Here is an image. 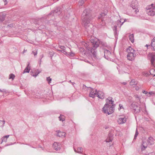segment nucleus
Listing matches in <instances>:
<instances>
[{"instance_id":"1","label":"nucleus","mask_w":155,"mask_h":155,"mask_svg":"<svg viewBox=\"0 0 155 155\" xmlns=\"http://www.w3.org/2000/svg\"><path fill=\"white\" fill-rule=\"evenodd\" d=\"M94 18L90 9H86L83 11L82 14V24L87 29V32L91 31L93 27L91 22Z\"/></svg>"},{"instance_id":"2","label":"nucleus","mask_w":155,"mask_h":155,"mask_svg":"<svg viewBox=\"0 0 155 155\" xmlns=\"http://www.w3.org/2000/svg\"><path fill=\"white\" fill-rule=\"evenodd\" d=\"M106 103L102 109L103 112L108 115L112 114L114 111L115 104L114 101H112L111 97H109L106 100Z\"/></svg>"},{"instance_id":"3","label":"nucleus","mask_w":155,"mask_h":155,"mask_svg":"<svg viewBox=\"0 0 155 155\" xmlns=\"http://www.w3.org/2000/svg\"><path fill=\"white\" fill-rule=\"evenodd\" d=\"M87 44H86L87 48L88 51L92 53L94 57H96V48L98 47L99 45V41L97 39H91V40L90 46H87Z\"/></svg>"},{"instance_id":"4","label":"nucleus","mask_w":155,"mask_h":155,"mask_svg":"<svg viewBox=\"0 0 155 155\" xmlns=\"http://www.w3.org/2000/svg\"><path fill=\"white\" fill-rule=\"evenodd\" d=\"M129 51H128V54L127 56V58L129 60L133 61L134 60L136 56L135 51L131 48L129 49Z\"/></svg>"},{"instance_id":"5","label":"nucleus","mask_w":155,"mask_h":155,"mask_svg":"<svg viewBox=\"0 0 155 155\" xmlns=\"http://www.w3.org/2000/svg\"><path fill=\"white\" fill-rule=\"evenodd\" d=\"M147 57L150 61L151 67H155V53H150L147 55Z\"/></svg>"},{"instance_id":"6","label":"nucleus","mask_w":155,"mask_h":155,"mask_svg":"<svg viewBox=\"0 0 155 155\" xmlns=\"http://www.w3.org/2000/svg\"><path fill=\"white\" fill-rule=\"evenodd\" d=\"M153 4H152L146 8V12L147 14L151 16H153L155 15V8L153 7Z\"/></svg>"},{"instance_id":"7","label":"nucleus","mask_w":155,"mask_h":155,"mask_svg":"<svg viewBox=\"0 0 155 155\" xmlns=\"http://www.w3.org/2000/svg\"><path fill=\"white\" fill-rule=\"evenodd\" d=\"M138 5V2L136 0H132L130 5V6L133 8L132 12H135L136 14L139 12L137 8Z\"/></svg>"},{"instance_id":"8","label":"nucleus","mask_w":155,"mask_h":155,"mask_svg":"<svg viewBox=\"0 0 155 155\" xmlns=\"http://www.w3.org/2000/svg\"><path fill=\"white\" fill-rule=\"evenodd\" d=\"M104 57L105 59L108 60L111 59L112 56L113 55V53H111L109 51L105 49H104Z\"/></svg>"},{"instance_id":"9","label":"nucleus","mask_w":155,"mask_h":155,"mask_svg":"<svg viewBox=\"0 0 155 155\" xmlns=\"http://www.w3.org/2000/svg\"><path fill=\"white\" fill-rule=\"evenodd\" d=\"M130 108L135 113H137L140 111V107L135 103H133L130 106Z\"/></svg>"},{"instance_id":"10","label":"nucleus","mask_w":155,"mask_h":155,"mask_svg":"<svg viewBox=\"0 0 155 155\" xmlns=\"http://www.w3.org/2000/svg\"><path fill=\"white\" fill-rule=\"evenodd\" d=\"M108 12L107 10H106L103 12H102L98 17V19L103 20H104L105 18L107 17V13Z\"/></svg>"},{"instance_id":"11","label":"nucleus","mask_w":155,"mask_h":155,"mask_svg":"<svg viewBox=\"0 0 155 155\" xmlns=\"http://www.w3.org/2000/svg\"><path fill=\"white\" fill-rule=\"evenodd\" d=\"M61 8L60 7H58L55 10L52 11L49 14V15L53 14L54 15H59L61 14Z\"/></svg>"},{"instance_id":"12","label":"nucleus","mask_w":155,"mask_h":155,"mask_svg":"<svg viewBox=\"0 0 155 155\" xmlns=\"http://www.w3.org/2000/svg\"><path fill=\"white\" fill-rule=\"evenodd\" d=\"M53 148L55 150L58 151L60 150L61 147V145L60 143L54 142L52 146Z\"/></svg>"},{"instance_id":"13","label":"nucleus","mask_w":155,"mask_h":155,"mask_svg":"<svg viewBox=\"0 0 155 155\" xmlns=\"http://www.w3.org/2000/svg\"><path fill=\"white\" fill-rule=\"evenodd\" d=\"M126 121V118L125 117H120L117 120V122L119 124H123Z\"/></svg>"},{"instance_id":"14","label":"nucleus","mask_w":155,"mask_h":155,"mask_svg":"<svg viewBox=\"0 0 155 155\" xmlns=\"http://www.w3.org/2000/svg\"><path fill=\"white\" fill-rule=\"evenodd\" d=\"M97 90L92 89L89 94V96L91 97L94 98L95 96V95H97Z\"/></svg>"},{"instance_id":"15","label":"nucleus","mask_w":155,"mask_h":155,"mask_svg":"<svg viewBox=\"0 0 155 155\" xmlns=\"http://www.w3.org/2000/svg\"><path fill=\"white\" fill-rule=\"evenodd\" d=\"M97 96L100 99H104V93L101 91H97Z\"/></svg>"},{"instance_id":"16","label":"nucleus","mask_w":155,"mask_h":155,"mask_svg":"<svg viewBox=\"0 0 155 155\" xmlns=\"http://www.w3.org/2000/svg\"><path fill=\"white\" fill-rule=\"evenodd\" d=\"M105 23L104 21V20H101V21H100L99 24L97 25V27L98 28H101L102 27L104 26L105 25Z\"/></svg>"},{"instance_id":"17","label":"nucleus","mask_w":155,"mask_h":155,"mask_svg":"<svg viewBox=\"0 0 155 155\" xmlns=\"http://www.w3.org/2000/svg\"><path fill=\"white\" fill-rule=\"evenodd\" d=\"M147 142L150 145H152L154 143V139L152 137H149L147 140Z\"/></svg>"},{"instance_id":"18","label":"nucleus","mask_w":155,"mask_h":155,"mask_svg":"<svg viewBox=\"0 0 155 155\" xmlns=\"http://www.w3.org/2000/svg\"><path fill=\"white\" fill-rule=\"evenodd\" d=\"M30 64L28 62V64L27 65V67L25 68L24 69L23 71V73L24 74L26 73H29L30 70V67L29 66Z\"/></svg>"},{"instance_id":"19","label":"nucleus","mask_w":155,"mask_h":155,"mask_svg":"<svg viewBox=\"0 0 155 155\" xmlns=\"http://www.w3.org/2000/svg\"><path fill=\"white\" fill-rule=\"evenodd\" d=\"M150 45L153 48V50L154 51H155V38H153V39L152 40Z\"/></svg>"},{"instance_id":"20","label":"nucleus","mask_w":155,"mask_h":155,"mask_svg":"<svg viewBox=\"0 0 155 155\" xmlns=\"http://www.w3.org/2000/svg\"><path fill=\"white\" fill-rule=\"evenodd\" d=\"M65 133L64 132L58 131L57 133V135L59 137H65Z\"/></svg>"},{"instance_id":"21","label":"nucleus","mask_w":155,"mask_h":155,"mask_svg":"<svg viewBox=\"0 0 155 155\" xmlns=\"http://www.w3.org/2000/svg\"><path fill=\"white\" fill-rule=\"evenodd\" d=\"M5 15L4 14H0V22L3 21L5 19Z\"/></svg>"},{"instance_id":"22","label":"nucleus","mask_w":155,"mask_h":155,"mask_svg":"<svg viewBox=\"0 0 155 155\" xmlns=\"http://www.w3.org/2000/svg\"><path fill=\"white\" fill-rule=\"evenodd\" d=\"M74 151L76 152L81 153L83 151V149L81 147H78L77 148V150L74 148Z\"/></svg>"},{"instance_id":"23","label":"nucleus","mask_w":155,"mask_h":155,"mask_svg":"<svg viewBox=\"0 0 155 155\" xmlns=\"http://www.w3.org/2000/svg\"><path fill=\"white\" fill-rule=\"evenodd\" d=\"M138 83V82L135 81L134 80H132L130 82V85L132 86L133 85H136Z\"/></svg>"},{"instance_id":"24","label":"nucleus","mask_w":155,"mask_h":155,"mask_svg":"<svg viewBox=\"0 0 155 155\" xmlns=\"http://www.w3.org/2000/svg\"><path fill=\"white\" fill-rule=\"evenodd\" d=\"M150 73L153 76H155V69L153 68L151 69L150 70Z\"/></svg>"},{"instance_id":"25","label":"nucleus","mask_w":155,"mask_h":155,"mask_svg":"<svg viewBox=\"0 0 155 155\" xmlns=\"http://www.w3.org/2000/svg\"><path fill=\"white\" fill-rule=\"evenodd\" d=\"M129 38L130 41L132 43L134 41V35L133 34L130 35L129 36Z\"/></svg>"},{"instance_id":"26","label":"nucleus","mask_w":155,"mask_h":155,"mask_svg":"<svg viewBox=\"0 0 155 155\" xmlns=\"http://www.w3.org/2000/svg\"><path fill=\"white\" fill-rule=\"evenodd\" d=\"M58 118L60 121H63L65 120L64 116L63 115H60V116L58 117Z\"/></svg>"},{"instance_id":"27","label":"nucleus","mask_w":155,"mask_h":155,"mask_svg":"<svg viewBox=\"0 0 155 155\" xmlns=\"http://www.w3.org/2000/svg\"><path fill=\"white\" fill-rule=\"evenodd\" d=\"M144 143H143H143L142 144L141 146L142 150H145V149L147 147V145H144Z\"/></svg>"},{"instance_id":"28","label":"nucleus","mask_w":155,"mask_h":155,"mask_svg":"<svg viewBox=\"0 0 155 155\" xmlns=\"http://www.w3.org/2000/svg\"><path fill=\"white\" fill-rule=\"evenodd\" d=\"M84 2V0H82L79 1L78 3V5L79 6H82Z\"/></svg>"},{"instance_id":"29","label":"nucleus","mask_w":155,"mask_h":155,"mask_svg":"<svg viewBox=\"0 0 155 155\" xmlns=\"http://www.w3.org/2000/svg\"><path fill=\"white\" fill-rule=\"evenodd\" d=\"M40 72V71H38V70H37V71L34 74L32 75V76L35 77L38 75V74Z\"/></svg>"},{"instance_id":"30","label":"nucleus","mask_w":155,"mask_h":155,"mask_svg":"<svg viewBox=\"0 0 155 155\" xmlns=\"http://www.w3.org/2000/svg\"><path fill=\"white\" fill-rule=\"evenodd\" d=\"M138 132L137 129V128L136 130L135 133L134 137V140H135L136 139V137L138 136Z\"/></svg>"},{"instance_id":"31","label":"nucleus","mask_w":155,"mask_h":155,"mask_svg":"<svg viewBox=\"0 0 155 155\" xmlns=\"http://www.w3.org/2000/svg\"><path fill=\"white\" fill-rule=\"evenodd\" d=\"M15 77V75L14 74H10L9 75V79H12V80H13Z\"/></svg>"},{"instance_id":"32","label":"nucleus","mask_w":155,"mask_h":155,"mask_svg":"<svg viewBox=\"0 0 155 155\" xmlns=\"http://www.w3.org/2000/svg\"><path fill=\"white\" fill-rule=\"evenodd\" d=\"M74 53H73L72 52H71V53H70L69 54H68L67 56H71V57H73V56H74Z\"/></svg>"},{"instance_id":"33","label":"nucleus","mask_w":155,"mask_h":155,"mask_svg":"<svg viewBox=\"0 0 155 155\" xmlns=\"http://www.w3.org/2000/svg\"><path fill=\"white\" fill-rule=\"evenodd\" d=\"M122 19H120V20L119 21L118 20L117 21V23L118 25H120V24H121V23H122Z\"/></svg>"},{"instance_id":"34","label":"nucleus","mask_w":155,"mask_h":155,"mask_svg":"<svg viewBox=\"0 0 155 155\" xmlns=\"http://www.w3.org/2000/svg\"><path fill=\"white\" fill-rule=\"evenodd\" d=\"M47 80L49 84H50L51 82V79L50 78V77H47Z\"/></svg>"},{"instance_id":"35","label":"nucleus","mask_w":155,"mask_h":155,"mask_svg":"<svg viewBox=\"0 0 155 155\" xmlns=\"http://www.w3.org/2000/svg\"><path fill=\"white\" fill-rule=\"evenodd\" d=\"M1 140L2 141L6 142L7 140V139L5 137H3L1 139Z\"/></svg>"},{"instance_id":"36","label":"nucleus","mask_w":155,"mask_h":155,"mask_svg":"<svg viewBox=\"0 0 155 155\" xmlns=\"http://www.w3.org/2000/svg\"><path fill=\"white\" fill-rule=\"evenodd\" d=\"M134 96L135 98H136V99H137L138 100H139V101H140V97H139V96H138V95H137V94L135 95H134Z\"/></svg>"},{"instance_id":"37","label":"nucleus","mask_w":155,"mask_h":155,"mask_svg":"<svg viewBox=\"0 0 155 155\" xmlns=\"http://www.w3.org/2000/svg\"><path fill=\"white\" fill-rule=\"evenodd\" d=\"M59 48L60 49H61L62 50H64V49H65V47L63 46L59 45Z\"/></svg>"},{"instance_id":"38","label":"nucleus","mask_w":155,"mask_h":155,"mask_svg":"<svg viewBox=\"0 0 155 155\" xmlns=\"http://www.w3.org/2000/svg\"><path fill=\"white\" fill-rule=\"evenodd\" d=\"M62 53H63L64 54H66V55H67L68 54L67 53L66 51H65V49H64V50H62Z\"/></svg>"},{"instance_id":"39","label":"nucleus","mask_w":155,"mask_h":155,"mask_svg":"<svg viewBox=\"0 0 155 155\" xmlns=\"http://www.w3.org/2000/svg\"><path fill=\"white\" fill-rule=\"evenodd\" d=\"M2 122L3 123V125L2 127H3L4 126V124H5V121L4 120H0V124H1V123Z\"/></svg>"},{"instance_id":"40","label":"nucleus","mask_w":155,"mask_h":155,"mask_svg":"<svg viewBox=\"0 0 155 155\" xmlns=\"http://www.w3.org/2000/svg\"><path fill=\"white\" fill-rule=\"evenodd\" d=\"M32 53L33 54L34 56L36 55L37 54V50H36L35 52L33 51H32Z\"/></svg>"},{"instance_id":"41","label":"nucleus","mask_w":155,"mask_h":155,"mask_svg":"<svg viewBox=\"0 0 155 155\" xmlns=\"http://www.w3.org/2000/svg\"><path fill=\"white\" fill-rule=\"evenodd\" d=\"M112 141V139L111 138H110L109 139H107L106 142H111Z\"/></svg>"},{"instance_id":"42","label":"nucleus","mask_w":155,"mask_h":155,"mask_svg":"<svg viewBox=\"0 0 155 155\" xmlns=\"http://www.w3.org/2000/svg\"><path fill=\"white\" fill-rule=\"evenodd\" d=\"M148 155H155V153L153 152L151 153H149L148 154Z\"/></svg>"},{"instance_id":"43","label":"nucleus","mask_w":155,"mask_h":155,"mask_svg":"<svg viewBox=\"0 0 155 155\" xmlns=\"http://www.w3.org/2000/svg\"><path fill=\"white\" fill-rule=\"evenodd\" d=\"M124 21L123 22H122V23L120 24V27L124 23L127 21V19H124Z\"/></svg>"},{"instance_id":"44","label":"nucleus","mask_w":155,"mask_h":155,"mask_svg":"<svg viewBox=\"0 0 155 155\" xmlns=\"http://www.w3.org/2000/svg\"><path fill=\"white\" fill-rule=\"evenodd\" d=\"M43 57V55H42V57H41V58L40 59V60L39 61V66H40V64H41V58Z\"/></svg>"},{"instance_id":"45","label":"nucleus","mask_w":155,"mask_h":155,"mask_svg":"<svg viewBox=\"0 0 155 155\" xmlns=\"http://www.w3.org/2000/svg\"><path fill=\"white\" fill-rule=\"evenodd\" d=\"M142 92L143 94H147V93H148V92L145 91H143Z\"/></svg>"},{"instance_id":"46","label":"nucleus","mask_w":155,"mask_h":155,"mask_svg":"<svg viewBox=\"0 0 155 155\" xmlns=\"http://www.w3.org/2000/svg\"><path fill=\"white\" fill-rule=\"evenodd\" d=\"M8 26L10 27H12L13 26V24H11L8 25Z\"/></svg>"},{"instance_id":"47","label":"nucleus","mask_w":155,"mask_h":155,"mask_svg":"<svg viewBox=\"0 0 155 155\" xmlns=\"http://www.w3.org/2000/svg\"><path fill=\"white\" fill-rule=\"evenodd\" d=\"M9 135H6V136H4L7 139V138H8V137H9Z\"/></svg>"},{"instance_id":"48","label":"nucleus","mask_w":155,"mask_h":155,"mask_svg":"<svg viewBox=\"0 0 155 155\" xmlns=\"http://www.w3.org/2000/svg\"><path fill=\"white\" fill-rule=\"evenodd\" d=\"M0 92H5V90H2L0 89Z\"/></svg>"},{"instance_id":"49","label":"nucleus","mask_w":155,"mask_h":155,"mask_svg":"<svg viewBox=\"0 0 155 155\" xmlns=\"http://www.w3.org/2000/svg\"><path fill=\"white\" fill-rule=\"evenodd\" d=\"M0 92H5V90H2L0 89Z\"/></svg>"},{"instance_id":"50","label":"nucleus","mask_w":155,"mask_h":155,"mask_svg":"<svg viewBox=\"0 0 155 155\" xmlns=\"http://www.w3.org/2000/svg\"><path fill=\"white\" fill-rule=\"evenodd\" d=\"M149 94L150 95H152V94H153V92H149Z\"/></svg>"},{"instance_id":"51","label":"nucleus","mask_w":155,"mask_h":155,"mask_svg":"<svg viewBox=\"0 0 155 155\" xmlns=\"http://www.w3.org/2000/svg\"><path fill=\"white\" fill-rule=\"evenodd\" d=\"M119 106L120 107V108H123V106L121 104H119Z\"/></svg>"},{"instance_id":"52","label":"nucleus","mask_w":155,"mask_h":155,"mask_svg":"<svg viewBox=\"0 0 155 155\" xmlns=\"http://www.w3.org/2000/svg\"><path fill=\"white\" fill-rule=\"evenodd\" d=\"M4 2H5V4H7V0H5V1H4Z\"/></svg>"},{"instance_id":"53","label":"nucleus","mask_w":155,"mask_h":155,"mask_svg":"<svg viewBox=\"0 0 155 155\" xmlns=\"http://www.w3.org/2000/svg\"><path fill=\"white\" fill-rule=\"evenodd\" d=\"M122 84L125 85L127 84V83L125 82H123L122 83Z\"/></svg>"},{"instance_id":"54","label":"nucleus","mask_w":155,"mask_h":155,"mask_svg":"<svg viewBox=\"0 0 155 155\" xmlns=\"http://www.w3.org/2000/svg\"><path fill=\"white\" fill-rule=\"evenodd\" d=\"M114 30H116V29H117V26H116V25H115L114 26Z\"/></svg>"},{"instance_id":"55","label":"nucleus","mask_w":155,"mask_h":155,"mask_svg":"<svg viewBox=\"0 0 155 155\" xmlns=\"http://www.w3.org/2000/svg\"><path fill=\"white\" fill-rule=\"evenodd\" d=\"M58 51L60 52H62V50H58Z\"/></svg>"},{"instance_id":"56","label":"nucleus","mask_w":155,"mask_h":155,"mask_svg":"<svg viewBox=\"0 0 155 155\" xmlns=\"http://www.w3.org/2000/svg\"><path fill=\"white\" fill-rule=\"evenodd\" d=\"M69 82H70V83H71L73 85H74V83H73V82H71V80L69 81Z\"/></svg>"},{"instance_id":"57","label":"nucleus","mask_w":155,"mask_h":155,"mask_svg":"<svg viewBox=\"0 0 155 155\" xmlns=\"http://www.w3.org/2000/svg\"><path fill=\"white\" fill-rule=\"evenodd\" d=\"M136 90H138L139 89V88L138 87H136Z\"/></svg>"},{"instance_id":"58","label":"nucleus","mask_w":155,"mask_h":155,"mask_svg":"<svg viewBox=\"0 0 155 155\" xmlns=\"http://www.w3.org/2000/svg\"><path fill=\"white\" fill-rule=\"evenodd\" d=\"M150 45H146V47H148V46H150Z\"/></svg>"},{"instance_id":"59","label":"nucleus","mask_w":155,"mask_h":155,"mask_svg":"<svg viewBox=\"0 0 155 155\" xmlns=\"http://www.w3.org/2000/svg\"><path fill=\"white\" fill-rule=\"evenodd\" d=\"M3 142H4V141H2L1 140V142H0V143H1V144H2V143H3Z\"/></svg>"},{"instance_id":"60","label":"nucleus","mask_w":155,"mask_h":155,"mask_svg":"<svg viewBox=\"0 0 155 155\" xmlns=\"http://www.w3.org/2000/svg\"><path fill=\"white\" fill-rule=\"evenodd\" d=\"M84 86H85V87H86V86H85V85H84H84H83V87H84Z\"/></svg>"},{"instance_id":"61","label":"nucleus","mask_w":155,"mask_h":155,"mask_svg":"<svg viewBox=\"0 0 155 155\" xmlns=\"http://www.w3.org/2000/svg\"><path fill=\"white\" fill-rule=\"evenodd\" d=\"M9 145V144H7V145H5V146H8Z\"/></svg>"},{"instance_id":"62","label":"nucleus","mask_w":155,"mask_h":155,"mask_svg":"<svg viewBox=\"0 0 155 155\" xmlns=\"http://www.w3.org/2000/svg\"><path fill=\"white\" fill-rule=\"evenodd\" d=\"M26 51V50H24V52H25V51Z\"/></svg>"}]
</instances>
